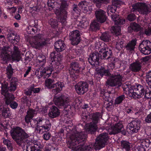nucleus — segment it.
Masks as SVG:
<instances>
[{
  "instance_id": "obj_1",
  "label": "nucleus",
  "mask_w": 151,
  "mask_h": 151,
  "mask_svg": "<svg viewBox=\"0 0 151 151\" xmlns=\"http://www.w3.org/2000/svg\"><path fill=\"white\" fill-rule=\"evenodd\" d=\"M87 135L84 132L76 131L70 137V148L75 150L80 149L81 151H90L93 147L96 150H99L105 146L108 139V133H103L97 137L94 145L89 144L84 146V141Z\"/></svg>"
},
{
  "instance_id": "obj_2",
  "label": "nucleus",
  "mask_w": 151,
  "mask_h": 151,
  "mask_svg": "<svg viewBox=\"0 0 151 151\" xmlns=\"http://www.w3.org/2000/svg\"><path fill=\"white\" fill-rule=\"evenodd\" d=\"M10 133L12 138L19 146L24 147L27 143L26 151H41L40 149V143L37 141L32 142L29 140V134L22 128L16 127L11 129Z\"/></svg>"
},
{
  "instance_id": "obj_3",
  "label": "nucleus",
  "mask_w": 151,
  "mask_h": 151,
  "mask_svg": "<svg viewBox=\"0 0 151 151\" xmlns=\"http://www.w3.org/2000/svg\"><path fill=\"white\" fill-rule=\"evenodd\" d=\"M50 56L52 61V67L49 69L48 68H45L38 71V74H40L41 77L43 78L48 77L54 71L55 73H58L63 66H62L60 64L61 58L58 55H55L54 53H51Z\"/></svg>"
},
{
  "instance_id": "obj_4",
  "label": "nucleus",
  "mask_w": 151,
  "mask_h": 151,
  "mask_svg": "<svg viewBox=\"0 0 151 151\" xmlns=\"http://www.w3.org/2000/svg\"><path fill=\"white\" fill-rule=\"evenodd\" d=\"M97 74L101 77L104 75L109 76V79L106 82L107 85L112 86H117L119 87L121 85L122 76L117 73L111 74L109 72L108 70L105 69L104 68L101 67L98 71Z\"/></svg>"
},
{
  "instance_id": "obj_5",
  "label": "nucleus",
  "mask_w": 151,
  "mask_h": 151,
  "mask_svg": "<svg viewBox=\"0 0 151 151\" xmlns=\"http://www.w3.org/2000/svg\"><path fill=\"white\" fill-rule=\"evenodd\" d=\"M122 88L124 93L127 94L128 96L133 98H140L144 94L143 87L140 85H139L136 87H132L128 83L124 84Z\"/></svg>"
},
{
  "instance_id": "obj_6",
  "label": "nucleus",
  "mask_w": 151,
  "mask_h": 151,
  "mask_svg": "<svg viewBox=\"0 0 151 151\" xmlns=\"http://www.w3.org/2000/svg\"><path fill=\"white\" fill-rule=\"evenodd\" d=\"M55 5H56V9L55 13L58 17L61 23L64 25L66 23L67 12L63 8L68 6V4L66 0H57Z\"/></svg>"
},
{
  "instance_id": "obj_7",
  "label": "nucleus",
  "mask_w": 151,
  "mask_h": 151,
  "mask_svg": "<svg viewBox=\"0 0 151 151\" xmlns=\"http://www.w3.org/2000/svg\"><path fill=\"white\" fill-rule=\"evenodd\" d=\"M45 86L48 88H55L52 89V93L56 94L60 92L64 86L63 83L57 81L55 79H48L45 81Z\"/></svg>"
},
{
  "instance_id": "obj_8",
  "label": "nucleus",
  "mask_w": 151,
  "mask_h": 151,
  "mask_svg": "<svg viewBox=\"0 0 151 151\" xmlns=\"http://www.w3.org/2000/svg\"><path fill=\"white\" fill-rule=\"evenodd\" d=\"M1 94L3 95L6 99L5 102L7 105L10 104V106L13 109H16L17 106V104L15 102L12 101L14 97L12 94L8 92L7 88L6 86H2Z\"/></svg>"
},
{
  "instance_id": "obj_9",
  "label": "nucleus",
  "mask_w": 151,
  "mask_h": 151,
  "mask_svg": "<svg viewBox=\"0 0 151 151\" xmlns=\"http://www.w3.org/2000/svg\"><path fill=\"white\" fill-rule=\"evenodd\" d=\"M48 42V40L44 38L42 35H40L34 36L30 42L31 46L36 48L45 46Z\"/></svg>"
},
{
  "instance_id": "obj_10",
  "label": "nucleus",
  "mask_w": 151,
  "mask_h": 151,
  "mask_svg": "<svg viewBox=\"0 0 151 151\" xmlns=\"http://www.w3.org/2000/svg\"><path fill=\"white\" fill-rule=\"evenodd\" d=\"M116 8L111 5L109 6L107 8V12L109 16H110L114 22L115 24H123L125 22V19L119 18L118 15H115V13Z\"/></svg>"
},
{
  "instance_id": "obj_11",
  "label": "nucleus",
  "mask_w": 151,
  "mask_h": 151,
  "mask_svg": "<svg viewBox=\"0 0 151 151\" xmlns=\"http://www.w3.org/2000/svg\"><path fill=\"white\" fill-rule=\"evenodd\" d=\"M91 115L93 121L90 123L86 124V129L88 132H92L95 131L97 128L96 124L98 122L101 115L99 113H96L91 114Z\"/></svg>"
},
{
  "instance_id": "obj_12",
  "label": "nucleus",
  "mask_w": 151,
  "mask_h": 151,
  "mask_svg": "<svg viewBox=\"0 0 151 151\" xmlns=\"http://www.w3.org/2000/svg\"><path fill=\"white\" fill-rule=\"evenodd\" d=\"M53 101L55 104L59 107L63 106L66 108L69 105L70 100L66 95H62L59 97L55 96Z\"/></svg>"
},
{
  "instance_id": "obj_13",
  "label": "nucleus",
  "mask_w": 151,
  "mask_h": 151,
  "mask_svg": "<svg viewBox=\"0 0 151 151\" xmlns=\"http://www.w3.org/2000/svg\"><path fill=\"white\" fill-rule=\"evenodd\" d=\"M132 12L138 11L141 14H147L149 12L148 8L145 3H137L132 5Z\"/></svg>"
},
{
  "instance_id": "obj_14",
  "label": "nucleus",
  "mask_w": 151,
  "mask_h": 151,
  "mask_svg": "<svg viewBox=\"0 0 151 151\" xmlns=\"http://www.w3.org/2000/svg\"><path fill=\"white\" fill-rule=\"evenodd\" d=\"M139 49L145 55L149 54L151 52V43L148 40L143 41L140 44Z\"/></svg>"
},
{
  "instance_id": "obj_15",
  "label": "nucleus",
  "mask_w": 151,
  "mask_h": 151,
  "mask_svg": "<svg viewBox=\"0 0 151 151\" xmlns=\"http://www.w3.org/2000/svg\"><path fill=\"white\" fill-rule=\"evenodd\" d=\"M11 54V49L8 46H4L1 49V55L4 63H6L10 60Z\"/></svg>"
},
{
  "instance_id": "obj_16",
  "label": "nucleus",
  "mask_w": 151,
  "mask_h": 151,
  "mask_svg": "<svg viewBox=\"0 0 151 151\" xmlns=\"http://www.w3.org/2000/svg\"><path fill=\"white\" fill-rule=\"evenodd\" d=\"M81 68L79 67L78 63L77 62H72L71 64L70 69V74L71 77L74 79L78 77V73Z\"/></svg>"
},
{
  "instance_id": "obj_17",
  "label": "nucleus",
  "mask_w": 151,
  "mask_h": 151,
  "mask_svg": "<svg viewBox=\"0 0 151 151\" xmlns=\"http://www.w3.org/2000/svg\"><path fill=\"white\" fill-rule=\"evenodd\" d=\"M124 127L121 122L116 123L113 126L111 129L109 130L110 134H115L122 132L124 134H125V132L123 130Z\"/></svg>"
},
{
  "instance_id": "obj_18",
  "label": "nucleus",
  "mask_w": 151,
  "mask_h": 151,
  "mask_svg": "<svg viewBox=\"0 0 151 151\" xmlns=\"http://www.w3.org/2000/svg\"><path fill=\"white\" fill-rule=\"evenodd\" d=\"M80 32L76 30L71 32L69 34L70 40H71L72 44L73 45H78L80 41Z\"/></svg>"
},
{
  "instance_id": "obj_19",
  "label": "nucleus",
  "mask_w": 151,
  "mask_h": 151,
  "mask_svg": "<svg viewBox=\"0 0 151 151\" xmlns=\"http://www.w3.org/2000/svg\"><path fill=\"white\" fill-rule=\"evenodd\" d=\"M75 88L78 94H83L88 91V85L86 82L81 81L75 86Z\"/></svg>"
},
{
  "instance_id": "obj_20",
  "label": "nucleus",
  "mask_w": 151,
  "mask_h": 151,
  "mask_svg": "<svg viewBox=\"0 0 151 151\" xmlns=\"http://www.w3.org/2000/svg\"><path fill=\"white\" fill-rule=\"evenodd\" d=\"M78 6L85 13L89 14L92 10V7L90 6L89 3L85 1L80 2L78 4Z\"/></svg>"
},
{
  "instance_id": "obj_21",
  "label": "nucleus",
  "mask_w": 151,
  "mask_h": 151,
  "mask_svg": "<svg viewBox=\"0 0 151 151\" xmlns=\"http://www.w3.org/2000/svg\"><path fill=\"white\" fill-rule=\"evenodd\" d=\"M99 55L97 52H94L91 54L88 58V60L89 63L92 65L97 66L99 65Z\"/></svg>"
},
{
  "instance_id": "obj_22",
  "label": "nucleus",
  "mask_w": 151,
  "mask_h": 151,
  "mask_svg": "<svg viewBox=\"0 0 151 151\" xmlns=\"http://www.w3.org/2000/svg\"><path fill=\"white\" fill-rule=\"evenodd\" d=\"M141 122L139 120L133 121L129 123V128L133 132H137L140 128Z\"/></svg>"
},
{
  "instance_id": "obj_23",
  "label": "nucleus",
  "mask_w": 151,
  "mask_h": 151,
  "mask_svg": "<svg viewBox=\"0 0 151 151\" xmlns=\"http://www.w3.org/2000/svg\"><path fill=\"white\" fill-rule=\"evenodd\" d=\"M105 12L101 9H99L95 12V14L97 20L101 23L105 22L106 19Z\"/></svg>"
},
{
  "instance_id": "obj_24",
  "label": "nucleus",
  "mask_w": 151,
  "mask_h": 151,
  "mask_svg": "<svg viewBox=\"0 0 151 151\" xmlns=\"http://www.w3.org/2000/svg\"><path fill=\"white\" fill-rule=\"evenodd\" d=\"M37 128V132L40 133L42 134L44 132L48 131L51 127V124L49 121L47 119L45 123L42 125Z\"/></svg>"
},
{
  "instance_id": "obj_25",
  "label": "nucleus",
  "mask_w": 151,
  "mask_h": 151,
  "mask_svg": "<svg viewBox=\"0 0 151 151\" xmlns=\"http://www.w3.org/2000/svg\"><path fill=\"white\" fill-rule=\"evenodd\" d=\"M99 52L100 53H102V55H101V58L102 59H104L106 58V57L108 56L107 58V59H109L111 57V51L110 49H109L107 47H104L102 48H101L99 50Z\"/></svg>"
},
{
  "instance_id": "obj_26",
  "label": "nucleus",
  "mask_w": 151,
  "mask_h": 151,
  "mask_svg": "<svg viewBox=\"0 0 151 151\" xmlns=\"http://www.w3.org/2000/svg\"><path fill=\"white\" fill-rule=\"evenodd\" d=\"M60 114L58 109L55 106H52L50 108L48 114L50 117L53 118L58 117Z\"/></svg>"
},
{
  "instance_id": "obj_27",
  "label": "nucleus",
  "mask_w": 151,
  "mask_h": 151,
  "mask_svg": "<svg viewBox=\"0 0 151 151\" xmlns=\"http://www.w3.org/2000/svg\"><path fill=\"white\" fill-rule=\"evenodd\" d=\"M55 48L57 52H61L64 50L66 47V46L64 42L62 40H59L56 41L55 44Z\"/></svg>"
},
{
  "instance_id": "obj_28",
  "label": "nucleus",
  "mask_w": 151,
  "mask_h": 151,
  "mask_svg": "<svg viewBox=\"0 0 151 151\" xmlns=\"http://www.w3.org/2000/svg\"><path fill=\"white\" fill-rule=\"evenodd\" d=\"M142 64L138 60L134 63H131L129 67L130 69L132 71L137 72L140 70Z\"/></svg>"
},
{
  "instance_id": "obj_29",
  "label": "nucleus",
  "mask_w": 151,
  "mask_h": 151,
  "mask_svg": "<svg viewBox=\"0 0 151 151\" xmlns=\"http://www.w3.org/2000/svg\"><path fill=\"white\" fill-rule=\"evenodd\" d=\"M14 53L11 54V57L13 60L19 61L21 58L20 52L19 51L18 48L15 46H14Z\"/></svg>"
},
{
  "instance_id": "obj_30",
  "label": "nucleus",
  "mask_w": 151,
  "mask_h": 151,
  "mask_svg": "<svg viewBox=\"0 0 151 151\" xmlns=\"http://www.w3.org/2000/svg\"><path fill=\"white\" fill-rule=\"evenodd\" d=\"M137 41L136 39H133L129 42L125 46L126 50L129 52L133 50L136 45Z\"/></svg>"
},
{
  "instance_id": "obj_31",
  "label": "nucleus",
  "mask_w": 151,
  "mask_h": 151,
  "mask_svg": "<svg viewBox=\"0 0 151 151\" xmlns=\"http://www.w3.org/2000/svg\"><path fill=\"white\" fill-rule=\"evenodd\" d=\"M17 80L14 77H12L10 81L8 89L10 91H14L17 88Z\"/></svg>"
},
{
  "instance_id": "obj_32",
  "label": "nucleus",
  "mask_w": 151,
  "mask_h": 151,
  "mask_svg": "<svg viewBox=\"0 0 151 151\" xmlns=\"http://www.w3.org/2000/svg\"><path fill=\"white\" fill-rule=\"evenodd\" d=\"M0 113H1L2 116L5 118L9 117L11 115L9 108H4L2 106L0 107Z\"/></svg>"
},
{
  "instance_id": "obj_33",
  "label": "nucleus",
  "mask_w": 151,
  "mask_h": 151,
  "mask_svg": "<svg viewBox=\"0 0 151 151\" xmlns=\"http://www.w3.org/2000/svg\"><path fill=\"white\" fill-rule=\"evenodd\" d=\"M121 144L122 148L125 149L127 151H130V150L132 148L131 144L127 141H121Z\"/></svg>"
},
{
  "instance_id": "obj_34",
  "label": "nucleus",
  "mask_w": 151,
  "mask_h": 151,
  "mask_svg": "<svg viewBox=\"0 0 151 151\" xmlns=\"http://www.w3.org/2000/svg\"><path fill=\"white\" fill-rule=\"evenodd\" d=\"M120 30V26L119 25L113 26L111 27V32L116 36L119 35Z\"/></svg>"
},
{
  "instance_id": "obj_35",
  "label": "nucleus",
  "mask_w": 151,
  "mask_h": 151,
  "mask_svg": "<svg viewBox=\"0 0 151 151\" xmlns=\"http://www.w3.org/2000/svg\"><path fill=\"white\" fill-rule=\"evenodd\" d=\"M37 25H35L34 26H28L26 29L27 33L30 34H35L37 30Z\"/></svg>"
},
{
  "instance_id": "obj_36",
  "label": "nucleus",
  "mask_w": 151,
  "mask_h": 151,
  "mask_svg": "<svg viewBox=\"0 0 151 151\" xmlns=\"http://www.w3.org/2000/svg\"><path fill=\"white\" fill-rule=\"evenodd\" d=\"M47 119L42 118H37L36 119H33V121H36L37 125L36 127V130L37 131V128H39L40 126L42 125L44 123L45 121Z\"/></svg>"
},
{
  "instance_id": "obj_37",
  "label": "nucleus",
  "mask_w": 151,
  "mask_h": 151,
  "mask_svg": "<svg viewBox=\"0 0 151 151\" xmlns=\"http://www.w3.org/2000/svg\"><path fill=\"white\" fill-rule=\"evenodd\" d=\"M124 41L122 39H119L116 41V48L119 50H120L123 47Z\"/></svg>"
},
{
  "instance_id": "obj_38",
  "label": "nucleus",
  "mask_w": 151,
  "mask_h": 151,
  "mask_svg": "<svg viewBox=\"0 0 151 151\" xmlns=\"http://www.w3.org/2000/svg\"><path fill=\"white\" fill-rule=\"evenodd\" d=\"M13 69L12 68V66L9 64L7 67L6 68V74L7 77L9 79H10L13 75Z\"/></svg>"
},
{
  "instance_id": "obj_39",
  "label": "nucleus",
  "mask_w": 151,
  "mask_h": 151,
  "mask_svg": "<svg viewBox=\"0 0 151 151\" xmlns=\"http://www.w3.org/2000/svg\"><path fill=\"white\" fill-rule=\"evenodd\" d=\"M37 60L39 63L44 64L46 62L45 56L42 54H39L37 56Z\"/></svg>"
},
{
  "instance_id": "obj_40",
  "label": "nucleus",
  "mask_w": 151,
  "mask_h": 151,
  "mask_svg": "<svg viewBox=\"0 0 151 151\" xmlns=\"http://www.w3.org/2000/svg\"><path fill=\"white\" fill-rule=\"evenodd\" d=\"M145 80L147 83L151 88V70L149 71L146 73Z\"/></svg>"
},
{
  "instance_id": "obj_41",
  "label": "nucleus",
  "mask_w": 151,
  "mask_h": 151,
  "mask_svg": "<svg viewBox=\"0 0 151 151\" xmlns=\"http://www.w3.org/2000/svg\"><path fill=\"white\" fill-rule=\"evenodd\" d=\"M100 38L104 42H109L110 40V36L109 33L108 32L103 33L101 36Z\"/></svg>"
},
{
  "instance_id": "obj_42",
  "label": "nucleus",
  "mask_w": 151,
  "mask_h": 151,
  "mask_svg": "<svg viewBox=\"0 0 151 151\" xmlns=\"http://www.w3.org/2000/svg\"><path fill=\"white\" fill-rule=\"evenodd\" d=\"M90 27L93 30H96L99 28V24L96 21H93L90 24Z\"/></svg>"
},
{
  "instance_id": "obj_43",
  "label": "nucleus",
  "mask_w": 151,
  "mask_h": 151,
  "mask_svg": "<svg viewBox=\"0 0 151 151\" xmlns=\"http://www.w3.org/2000/svg\"><path fill=\"white\" fill-rule=\"evenodd\" d=\"M125 97L124 95H122L117 97L115 100V104H119L122 103V101L125 99Z\"/></svg>"
},
{
  "instance_id": "obj_44",
  "label": "nucleus",
  "mask_w": 151,
  "mask_h": 151,
  "mask_svg": "<svg viewBox=\"0 0 151 151\" xmlns=\"http://www.w3.org/2000/svg\"><path fill=\"white\" fill-rule=\"evenodd\" d=\"M49 23L52 28H55L58 25V22L56 19H50L49 21Z\"/></svg>"
},
{
  "instance_id": "obj_45",
  "label": "nucleus",
  "mask_w": 151,
  "mask_h": 151,
  "mask_svg": "<svg viewBox=\"0 0 151 151\" xmlns=\"http://www.w3.org/2000/svg\"><path fill=\"white\" fill-rule=\"evenodd\" d=\"M130 27L133 30L137 31L140 29V26L136 23H132L130 24Z\"/></svg>"
},
{
  "instance_id": "obj_46",
  "label": "nucleus",
  "mask_w": 151,
  "mask_h": 151,
  "mask_svg": "<svg viewBox=\"0 0 151 151\" xmlns=\"http://www.w3.org/2000/svg\"><path fill=\"white\" fill-rule=\"evenodd\" d=\"M88 22L87 21L83 20L80 22L78 25L81 28H86L89 25Z\"/></svg>"
},
{
  "instance_id": "obj_47",
  "label": "nucleus",
  "mask_w": 151,
  "mask_h": 151,
  "mask_svg": "<svg viewBox=\"0 0 151 151\" xmlns=\"http://www.w3.org/2000/svg\"><path fill=\"white\" fill-rule=\"evenodd\" d=\"M150 56H147L142 58L138 60L142 65L148 62L150 60Z\"/></svg>"
},
{
  "instance_id": "obj_48",
  "label": "nucleus",
  "mask_w": 151,
  "mask_h": 151,
  "mask_svg": "<svg viewBox=\"0 0 151 151\" xmlns=\"http://www.w3.org/2000/svg\"><path fill=\"white\" fill-rule=\"evenodd\" d=\"M73 12L75 15V16H78V14L79 13V10L78 7V5L74 4L73 6Z\"/></svg>"
},
{
  "instance_id": "obj_49",
  "label": "nucleus",
  "mask_w": 151,
  "mask_h": 151,
  "mask_svg": "<svg viewBox=\"0 0 151 151\" xmlns=\"http://www.w3.org/2000/svg\"><path fill=\"white\" fill-rule=\"evenodd\" d=\"M122 2L119 0H112V6L116 8L119 7V6L122 4Z\"/></svg>"
},
{
  "instance_id": "obj_50",
  "label": "nucleus",
  "mask_w": 151,
  "mask_h": 151,
  "mask_svg": "<svg viewBox=\"0 0 151 151\" xmlns=\"http://www.w3.org/2000/svg\"><path fill=\"white\" fill-rule=\"evenodd\" d=\"M145 96L147 99L151 98V88H149L146 90Z\"/></svg>"
},
{
  "instance_id": "obj_51",
  "label": "nucleus",
  "mask_w": 151,
  "mask_h": 151,
  "mask_svg": "<svg viewBox=\"0 0 151 151\" xmlns=\"http://www.w3.org/2000/svg\"><path fill=\"white\" fill-rule=\"evenodd\" d=\"M142 143V145L145 146L147 148L149 147H151V143L150 142L149 140L147 139L143 140Z\"/></svg>"
},
{
  "instance_id": "obj_52",
  "label": "nucleus",
  "mask_w": 151,
  "mask_h": 151,
  "mask_svg": "<svg viewBox=\"0 0 151 151\" xmlns=\"http://www.w3.org/2000/svg\"><path fill=\"white\" fill-rule=\"evenodd\" d=\"M144 33L147 35H151V24L149 23L147 28L145 29Z\"/></svg>"
},
{
  "instance_id": "obj_53",
  "label": "nucleus",
  "mask_w": 151,
  "mask_h": 151,
  "mask_svg": "<svg viewBox=\"0 0 151 151\" xmlns=\"http://www.w3.org/2000/svg\"><path fill=\"white\" fill-rule=\"evenodd\" d=\"M37 114V112L35 110L29 109L27 112V115L32 117V118L34 116V115Z\"/></svg>"
},
{
  "instance_id": "obj_54",
  "label": "nucleus",
  "mask_w": 151,
  "mask_h": 151,
  "mask_svg": "<svg viewBox=\"0 0 151 151\" xmlns=\"http://www.w3.org/2000/svg\"><path fill=\"white\" fill-rule=\"evenodd\" d=\"M19 35H15V36L14 37L13 40H12L11 43L13 44H17L19 40Z\"/></svg>"
},
{
  "instance_id": "obj_55",
  "label": "nucleus",
  "mask_w": 151,
  "mask_h": 151,
  "mask_svg": "<svg viewBox=\"0 0 151 151\" xmlns=\"http://www.w3.org/2000/svg\"><path fill=\"white\" fill-rule=\"evenodd\" d=\"M110 96L109 93V92L106 91L105 93H104V95L103 96V97L105 101H109Z\"/></svg>"
},
{
  "instance_id": "obj_56",
  "label": "nucleus",
  "mask_w": 151,
  "mask_h": 151,
  "mask_svg": "<svg viewBox=\"0 0 151 151\" xmlns=\"http://www.w3.org/2000/svg\"><path fill=\"white\" fill-rule=\"evenodd\" d=\"M15 35L13 33H10L8 34L7 35V38L8 39V40L11 42L12 40H13V39Z\"/></svg>"
},
{
  "instance_id": "obj_57",
  "label": "nucleus",
  "mask_w": 151,
  "mask_h": 151,
  "mask_svg": "<svg viewBox=\"0 0 151 151\" xmlns=\"http://www.w3.org/2000/svg\"><path fill=\"white\" fill-rule=\"evenodd\" d=\"M43 137L45 140H48L50 138V134L49 132H46L43 134Z\"/></svg>"
},
{
  "instance_id": "obj_58",
  "label": "nucleus",
  "mask_w": 151,
  "mask_h": 151,
  "mask_svg": "<svg viewBox=\"0 0 151 151\" xmlns=\"http://www.w3.org/2000/svg\"><path fill=\"white\" fill-rule=\"evenodd\" d=\"M128 19L130 21H132L136 19V17L134 14H131L128 15Z\"/></svg>"
},
{
  "instance_id": "obj_59",
  "label": "nucleus",
  "mask_w": 151,
  "mask_h": 151,
  "mask_svg": "<svg viewBox=\"0 0 151 151\" xmlns=\"http://www.w3.org/2000/svg\"><path fill=\"white\" fill-rule=\"evenodd\" d=\"M94 3H100L108 2L109 0H92Z\"/></svg>"
},
{
  "instance_id": "obj_60",
  "label": "nucleus",
  "mask_w": 151,
  "mask_h": 151,
  "mask_svg": "<svg viewBox=\"0 0 151 151\" xmlns=\"http://www.w3.org/2000/svg\"><path fill=\"white\" fill-rule=\"evenodd\" d=\"M145 120L147 123H151V113L147 116L145 118Z\"/></svg>"
},
{
  "instance_id": "obj_61",
  "label": "nucleus",
  "mask_w": 151,
  "mask_h": 151,
  "mask_svg": "<svg viewBox=\"0 0 151 151\" xmlns=\"http://www.w3.org/2000/svg\"><path fill=\"white\" fill-rule=\"evenodd\" d=\"M32 118V117L29 116L28 115H27L25 118V122L27 123H28L29 122H31L30 120Z\"/></svg>"
},
{
  "instance_id": "obj_62",
  "label": "nucleus",
  "mask_w": 151,
  "mask_h": 151,
  "mask_svg": "<svg viewBox=\"0 0 151 151\" xmlns=\"http://www.w3.org/2000/svg\"><path fill=\"white\" fill-rule=\"evenodd\" d=\"M104 127L105 129L107 130L108 131L109 133V130L111 129L112 127L111 124H108L106 123L104 125Z\"/></svg>"
},
{
  "instance_id": "obj_63",
  "label": "nucleus",
  "mask_w": 151,
  "mask_h": 151,
  "mask_svg": "<svg viewBox=\"0 0 151 151\" xmlns=\"http://www.w3.org/2000/svg\"><path fill=\"white\" fill-rule=\"evenodd\" d=\"M107 67L108 70H112L114 68V65L113 63H110L107 65Z\"/></svg>"
},
{
  "instance_id": "obj_64",
  "label": "nucleus",
  "mask_w": 151,
  "mask_h": 151,
  "mask_svg": "<svg viewBox=\"0 0 151 151\" xmlns=\"http://www.w3.org/2000/svg\"><path fill=\"white\" fill-rule=\"evenodd\" d=\"M3 143L4 145H6V146L8 145L11 143L10 141L8 139H6L4 138H3Z\"/></svg>"
}]
</instances>
